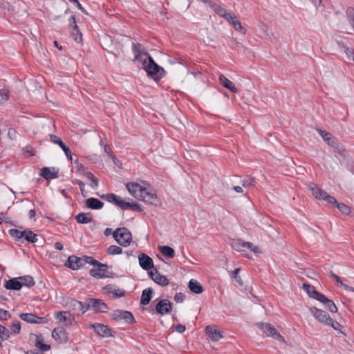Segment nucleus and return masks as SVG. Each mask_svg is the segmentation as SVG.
<instances>
[{"mask_svg": "<svg viewBox=\"0 0 354 354\" xmlns=\"http://www.w3.org/2000/svg\"><path fill=\"white\" fill-rule=\"evenodd\" d=\"M140 62L147 75L155 81H158L163 77V68L157 64L149 53L145 54V59Z\"/></svg>", "mask_w": 354, "mask_h": 354, "instance_id": "f257e3e1", "label": "nucleus"}, {"mask_svg": "<svg viewBox=\"0 0 354 354\" xmlns=\"http://www.w3.org/2000/svg\"><path fill=\"white\" fill-rule=\"evenodd\" d=\"M52 337L57 341L60 342H67L68 340V333L65 328L58 327L54 328L52 332Z\"/></svg>", "mask_w": 354, "mask_h": 354, "instance_id": "2eb2a0df", "label": "nucleus"}, {"mask_svg": "<svg viewBox=\"0 0 354 354\" xmlns=\"http://www.w3.org/2000/svg\"><path fill=\"white\" fill-rule=\"evenodd\" d=\"M218 80L220 84L223 85L225 88L229 89L230 91L233 93H238L239 90L235 86L234 83L230 80H228L224 75H220Z\"/></svg>", "mask_w": 354, "mask_h": 354, "instance_id": "a211bd4d", "label": "nucleus"}, {"mask_svg": "<svg viewBox=\"0 0 354 354\" xmlns=\"http://www.w3.org/2000/svg\"><path fill=\"white\" fill-rule=\"evenodd\" d=\"M324 298H321L319 301L322 303L325 308L330 313H336L337 308L333 300L328 299L325 295H323Z\"/></svg>", "mask_w": 354, "mask_h": 354, "instance_id": "b1692460", "label": "nucleus"}, {"mask_svg": "<svg viewBox=\"0 0 354 354\" xmlns=\"http://www.w3.org/2000/svg\"><path fill=\"white\" fill-rule=\"evenodd\" d=\"M327 326H330L333 327L335 330L341 331L340 328H342V326L339 323L337 322L333 321V319L331 318V322H329Z\"/></svg>", "mask_w": 354, "mask_h": 354, "instance_id": "680f3d73", "label": "nucleus"}, {"mask_svg": "<svg viewBox=\"0 0 354 354\" xmlns=\"http://www.w3.org/2000/svg\"><path fill=\"white\" fill-rule=\"evenodd\" d=\"M232 24L233 25L234 28L236 31H239L240 32H241L243 34L246 33V29L242 26V25L239 21L235 19L234 21H232Z\"/></svg>", "mask_w": 354, "mask_h": 354, "instance_id": "de8ad7c7", "label": "nucleus"}, {"mask_svg": "<svg viewBox=\"0 0 354 354\" xmlns=\"http://www.w3.org/2000/svg\"><path fill=\"white\" fill-rule=\"evenodd\" d=\"M68 21H69V24L68 26L70 27H71V28L73 30H75L77 32V33H79V29H78V27L76 24V18L74 15L71 16L69 19H68Z\"/></svg>", "mask_w": 354, "mask_h": 354, "instance_id": "5fc2aeb1", "label": "nucleus"}, {"mask_svg": "<svg viewBox=\"0 0 354 354\" xmlns=\"http://www.w3.org/2000/svg\"><path fill=\"white\" fill-rule=\"evenodd\" d=\"M36 340L35 342V346L40 349L41 351H47L50 348V345L44 344L43 337L41 334L35 335Z\"/></svg>", "mask_w": 354, "mask_h": 354, "instance_id": "bb28decb", "label": "nucleus"}, {"mask_svg": "<svg viewBox=\"0 0 354 354\" xmlns=\"http://www.w3.org/2000/svg\"><path fill=\"white\" fill-rule=\"evenodd\" d=\"M330 276L335 280V281L342 287H343L344 289H347V288H349V286L346 285V284H344L341 278L337 276V274H335V273H333V272H330Z\"/></svg>", "mask_w": 354, "mask_h": 354, "instance_id": "864d4df0", "label": "nucleus"}, {"mask_svg": "<svg viewBox=\"0 0 354 354\" xmlns=\"http://www.w3.org/2000/svg\"><path fill=\"white\" fill-rule=\"evenodd\" d=\"M209 7L220 17H223L227 10L214 2H209Z\"/></svg>", "mask_w": 354, "mask_h": 354, "instance_id": "473e14b6", "label": "nucleus"}, {"mask_svg": "<svg viewBox=\"0 0 354 354\" xmlns=\"http://www.w3.org/2000/svg\"><path fill=\"white\" fill-rule=\"evenodd\" d=\"M83 260V257H77L75 255H71L68 258L65 266L71 270H76L84 266Z\"/></svg>", "mask_w": 354, "mask_h": 354, "instance_id": "f8f14e48", "label": "nucleus"}, {"mask_svg": "<svg viewBox=\"0 0 354 354\" xmlns=\"http://www.w3.org/2000/svg\"><path fill=\"white\" fill-rule=\"evenodd\" d=\"M302 288L310 298L315 299L317 301H319L321 298H324L323 294L317 292L315 286L312 285L304 283Z\"/></svg>", "mask_w": 354, "mask_h": 354, "instance_id": "dca6fc26", "label": "nucleus"}, {"mask_svg": "<svg viewBox=\"0 0 354 354\" xmlns=\"http://www.w3.org/2000/svg\"><path fill=\"white\" fill-rule=\"evenodd\" d=\"M222 18H223L230 24H232V21L235 20L236 16L233 12L227 10V12L224 15V16Z\"/></svg>", "mask_w": 354, "mask_h": 354, "instance_id": "3c124183", "label": "nucleus"}, {"mask_svg": "<svg viewBox=\"0 0 354 354\" xmlns=\"http://www.w3.org/2000/svg\"><path fill=\"white\" fill-rule=\"evenodd\" d=\"M132 50L135 54L134 60L141 62L145 59V54L148 53L141 50V44L138 43H132Z\"/></svg>", "mask_w": 354, "mask_h": 354, "instance_id": "aec40b11", "label": "nucleus"}, {"mask_svg": "<svg viewBox=\"0 0 354 354\" xmlns=\"http://www.w3.org/2000/svg\"><path fill=\"white\" fill-rule=\"evenodd\" d=\"M126 187L129 193L135 198L140 199L142 196V193L145 192V187L141 186L136 183H128L126 184Z\"/></svg>", "mask_w": 354, "mask_h": 354, "instance_id": "9d476101", "label": "nucleus"}, {"mask_svg": "<svg viewBox=\"0 0 354 354\" xmlns=\"http://www.w3.org/2000/svg\"><path fill=\"white\" fill-rule=\"evenodd\" d=\"M86 206L91 209H100L104 206V203L95 198H89L86 201Z\"/></svg>", "mask_w": 354, "mask_h": 354, "instance_id": "412c9836", "label": "nucleus"}, {"mask_svg": "<svg viewBox=\"0 0 354 354\" xmlns=\"http://www.w3.org/2000/svg\"><path fill=\"white\" fill-rule=\"evenodd\" d=\"M118 207H120L123 210L129 209H131V207H132L131 203L126 202L122 199L120 200V201L118 204Z\"/></svg>", "mask_w": 354, "mask_h": 354, "instance_id": "13d9d810", "label": "nucleus"}, {"mask_svg": "<svg viewBox=\"0 0 354 354\" xmlns=\"http://www.w3.org/2000/svg\"><path fill=\"white\" fill-rule=\"evenodd\" d=\"M138 261L140 267L143 270L148 271V272H150L149 270L151 268L154 269L153 261L147 254L145 253L140 254L138 256Z\"/></svg>", "mask_w": 354, "mask_h": 354, "instance_id": "ddd939ff", "label": "nucleus"}, {"mask_svg": "<svg viewBox=\"0 0 354 354\" xmlns=\"http://www.w3.org/2000/svg\"><path fill=\"white\" fill-rule=\"evenodd\" d=\"M100 198L102 199H105L110 203H114L117 206H118V204L121 200V198L120 196H117L115 194H112V193L103 194V195L100 196Z\"/></svg>", "mask_w": 354, "mask_h": 354, "instance_id": "cd10ccee", "label": "nucleus"}, {"mask_svg": "<svg viewBox=\"0 0 354 354\" xmlns=\"http://www.w3.org/2000/svg\"><path fill=\"white\" fill-rule=\"evenodd\" d=\"M10 336V330L5 326L0 324V339L1 341L8 339Z\"/></svg>", "mask_w": 354, "mask_h": 354, "instance_id": "e433bc0d", "label": "nucleus"}, {"mask_svg": "<svg viewBox=\"0 0 354 354\" xmlns=\"http://www.w3.org/2000/svg\"><path fill=\"white\" fill-rule=\"evenodd\" d=\"M59 169L56 167H43L40 175L46 180H50L59 177Z\"/></svg>", "mask_w": 354, "mask_h": 354, "instance_id": "4468645a", "label": "nucleus"}, {"mask_svg": "<svg viewBox=\"0 0 354 354\" xmlns=\"http://www.w3.org/2000/svg\"><path fill=\"white\" fill-rule=\"evenodd\" d=\"M205 331L208 337L214 342H217L223 337L222 333L214 326H207Z\"/></svg>", "mask_w": 354, "mask_h": 354, "instance_id": "f3484780", "label": "nucleus"}, {"mask_svg": "<svg viewBox=\"0 0 354 354\" xmlns=\"http://www.w3.org/2000/svg\"><path fill=\"white\" fill-rule=\"evenodd\" d=\"M9 92L6 89H0V104L8 100Z\"/></svg>", "mask_w": 354, "mask_h": 354, "instance_id": "603ef678", "label": "nucleus"}, {"mask_svg": "<svg viewBox=\"0 0 354 354\" xmlns=\"http://www.w3.org/2000/svg\"><path fill=\"white\" fill-rule=\"evenodd\" d=\"M346 15L349 24L352 26L354 30V8L349 7L346 9Z\"/></svg>", "mask_w": 354, "mask_h": 354, "instance_id": "ea45409f", "label": "nucleus"}, {"mask_svg": "<svg viewBox=\"0 0 354 354\" xmlns=\"http://www.w3.org/2000/svg\"><path fill=\"white\" fill-rule=\"evenodd\" d=\"M9 234L11 236L15 239V240L19 241L24 237V230L19 231L17 229H11L9 230Z\"/></svg>", "mask_w": 354, "mask_h": 354, "instance_id": "c9c22d12", "label": "nucleus"}, {"mask_svg": "<svg viewBox=\"0 0 354 354\" xmlns=\"http://www.w3.org/2000/svg\"><path fill=\"white\" fill-rule=\"evenodd\" d=\"M123 314L124 315H123L122 319H124L126 323H127V324L136 323V319L131 312L124 310V312L123 313Z\"/></svg>", "mask_w": 354, "mask_h": 354, "instance_id": "a19ab883", "label": "nucleus"}, {"mask_svg": "<svg viewBox=\"0 0 354 354\" xmlns=\"http://www.w3.org/2000/svg\"><path fill=\"white\" fill-rule=\"evenodd\" d=\"M10 317L11 315L8 310L0 308V320H7Z\"/></svg>", "mask_w": 354, "mask_h": 354, "instance_id": "bf43d9fd", "label": "nucleus"}, {"mask_svg": "<svg viewBox=\"0 0 354 354\" xmlns=\"http://www.w3.org/2000/svg\"><path fill=\"white\" fill-rule=\"evenodd\" d=\"M122 252V249L115 245H112L107 248V254L109 255L120 254Z\"/></svg>", "mask_w": 354, "mask_h": 354, "instance_id": "4c0bfd02", "label": "nucleus"}, {"mask_svg": "<svg viewBox=\"0 0 354 354\" xmlns=\"http://www.w3.org/2000/svg\"><path fill=\"white\" fill-rule=\"evenodd\" d=\"M159 250L164 256L167 257L169 258H174L175 256L174 250L167 245L160 246L159 247Z\"/></svg>", "mask_w": 354, "mask_h": 354, "instance_id": "7c9ffc66", "label": "nucleus"}, {"mask_svg": "<svg viewBox=\"0 0 354 354\" xmlns=\"http://www.w3.org/2000/svg\"><path fill=\"white\" fill-rule=\"evenodd\" d=\"M324 140L331 147H336L337 144L338 143L337 139L330 133V136L326 137Z\"/></svg>", "mask_w": 354, "mask_h": 354, "instance_id": "c03bdc74", "label": "nucleus"}, {"mask_svg": "<svg viewBox=\"0 0 354 354\" xmlns=\"http://www.w3.org/2000/svg\"><path fill=\"white\" fill-rule=\"evenodd\" d=\"M172 310V304L168 299H164L160 300L156 306L157 313L164 315L170 313Z\"/></svg>", "mask_w": 354, "mask_h": 354, "instance_id": "1a4fd4ad", "label": "nucleus"}, {"mask_svg": "<svg viewBox=\"0 0 354 354\" xmlns=\"http://www.w3.org/2000/svg\"><path fill=\"white\" fill-rule=\"evenodd\" d=\"M153 292L151 288H147L143 290L141 295L140 304L144 306L149 304L151 299Z\"/></svg>", "mask_w": 354, "mask_h": 354, "instance_id": "5701e85b", "label": "nucleus"}, {"mask_svg": "<svg viewBox=\"0 0 354 354\" xmlns=\"http://www.w3.org/2000/svg\"><path fill=\"white\" fill-rule=\"evenodd\" d=\"M48 322V319L45 317H39L35 315L34 324H44Z\"/></svg>", "mask_w": 354, "mask_h": 354, "instance_id": "0e129e2a", "label": "nucleus"}, {"mask_svg": "<svg viewBox=\"0 0 354 354\" xmlns=\"http://www.w3.org/2000/svg\"><path fill=\"white\" fill-rule=\"evenodd\" d=\"M140 200L151 205H156L158 202L156 194L148 192L146 188L145 189V192L142 193V196H140Z\"/></svg>", "mask_w": 354, "mask_h": 354, "instance_id": "6ab92c4d", "label": "nucleus"}, {"mask_svg": "<svg viewBox=\"0 0 354 354\" xmlns=\"http://www.w3.org/2000/svg\"><path fill=\"white\" fill-rule=\"evenodd\" d=\"M345 53L347 56L352 60L354 59V50L353 49L345 47Z\"/></svg>", "mask_w": 354, "mask_h": 354, "instance_id": "774afa93", "label": "nucleus"}, {"mask_svg": "<svg viewBox=\"0 0 354 354\" xmlns=\"http://www.w3.org/2000/svg\"><path fill=\"white\" fill-rule=\"evenodd\" d=\"M72 35L73 37L74 40L76 41L77 42L82 41V34L80 31H79V33H77V31L73 30Z\"/></svg>", "mask_w": 354, "mask_h": 354, "instance_id": "338daca9", "label": "nucleus"}, {"mask_svg": "<svg viewBox=\"0 0 354 354\" xmlns=\"http://www.w3.org/2000/svg\"><path fill=\"white\" fill-rule=\"evenodd\" d=\"M19 279H20L22 286L30 288L32 287L35 283L33 277L29 275L20 277Z\"/></svg>", "mask_w": 354, "mask_h": 354, "instance_id": "c756f323", "label": "nucleus"}, {"mask_svg": "<svg viewBox=\"0 0 354 354\" xmlns=\"http://www.w3.org/2000/svg\"><path fill=\"white\" fill-rule=\"evenodd\" d=\"M310 191L312 192V194L317 199H322L324 200V198L325 195L326 194V192L321 189L320 188L317 187V186H314L310 188Z\"/></svg>", "mask_w": 354, "mask_h": 354, "instance_id": "72a5a7b5", "label": "nucleus"}, {"mask_svg": "<svg viewBox=\"0 0 354 354\" xmlns=\"http://www.w3.org/2000/svg\"><path fill=\"white\" fill-rule=\"evenodd\" d=\"M11 330L14 334H19L21 331V324L19 321L15 320L12 322V326L10 327Z\"/></svg>", "mask_w": 354, "mask_h": 354, "instance_id": "49530a36", "label": "nucleus"}, {"mask_svg": "<svg viewBox=\"0 0 354 354\" xmlns=\"http://www.w3.org/2000/svg\"><path fill=\"white\" fill-rule=\"evenodd\" d=\"M185 295L181 292H178L174 296V300L176 302H183L185 299Z\"/></svg>", "mask_w": 354, "mask_h": 354, "instance_id": "69168bd1", "label": "nucleus"}, {"mask_svg": "<svg viewBox=\"0 0 354 354\" xmlns=\"http://www.w3.org/2000/svg\"><path fill=\"white\" fill-rule=\"evenodd\" d=\"M19 317L27 323L34 324L35 315L32 313H21Z\"/></svg>", "mask_w": 354, "mask_h": 354, "instance_id": "58836bf2", "label": "nucleus"}, {"mask_svg": "<svg viewBox=\"0 0 354 354\" xmlns=\"http://www.w3.org/2000/svg\"><path fill=\"white\" fill-rule=\"evenodd\" d=\"M86 310H93L95 313H106L108 310L107 305L101 299L95 298H88L86 300Z\"/></svg>", "mask_w": 354, "mask_h": 354, "instance_id": "7ed1b4c3", "label": "nucleus"}, {"mask_svg": "<svg viewBox=\"0 0 354 354\" xmlns=\"http://www.w3.org/2000/svg\"><path fill=\"white\" fill-rule=\"evenodd\" d=\"M124 310H116L111 314V317L113 320L119 321L123 318V313Z\"/></svg>", "mask_w": 354, "mask_h": 354, "instance_id": "09e8293b", "label": "nucleus"}, {"mask_svg": "<svg viewBox=\"0 0 354 354\" xmlns=\"http://www.w3.org/2000/svg\"><path fill=\"white\" fill-rule=\"evenodd\" d=\"M240 271V268H236L232 272V277L235 279L236 281L241 286L243 285V281L239 275V272Z\"/></svg>", "mask_w": 354, "mask_h": 354, "instance_id": "6e6d98bb", "label": "nucleus"}, {"mask_svg": "<svg viewBox=\"0 0 354 354\" xmlns=\"http://www.w3.org/2000/svg\"><path fill=\"white\" fill-rule=\"evenodd\" d=\"M5 288L8 290H19L22 288L20 279L13 278L6 281Z\"/></svg>", "mask_w": 354, "mask_h": 354, "instance_id": "4be33fe9", "label": "nucleus"}, {"mask_svg": "<svg viewBox=\"0 0 354 354\" xmlns=\"http://www.w3.org/2000/svg\"><path fill=\"white\" fill-rule=\"evenodd\" d=\"M337 207L342 214H344L346 215H348L351 212V208L344 203H338L337 204Z\"/></svg>", "mask_w": 354, "mask_h": 354, "instance_id": "37998d69", "label": "nucleus"}, {"mask_svg": "<svg viewBox=\"0 0 354 354\" xmlns=\"http://www.w3.org/2000/svg\"><path fill=\"white\" fill-rule=\"evenodd\" d=\"M83 259H84V260H83L84 265L85 263H88L90 265L97 266V267L109 268V266L107 264L102 263L100 261H98L95 260V259H93L92 257L83 256Z\"/></svg>", "mask_w": 354, "mask_h": 354, "instance_id": "c85d7f7f", "label": "nucleus"}, {"mask_svg": "<svg viewBox=\"0 0 354 354\" xmlns=\"http://www.w3.org/2000/svg\"><path fill=\"white\" fill-rule=\"evenodd\" d=\"M110 158L113 160L114 165L118 167V168L121 169L122 168V162H120V160H119L116 156L114 155V154H111V157Z\"/></svg>", "mask_w": 354, "mask_h": 354, "instance_id": "e2e57ef3", "label": "nucleus"}, {"mask_svg": "<svg viewBox=\"0 0 354 354\" xmlns=\"http://www.w3.org/2000/svg\"><path fill=\"white\" fill-rule=\"evenodd\" d=\"M242 186L243 187H254L256 184V179L250 176H247L242 181Z\"/></svg>", "mask_w": 354, "mask_h": 354, "instance_id": "f704fd0d", "label": "nucleus"}, {"mask_svg": "<svg viewBox=\"0 0 354 354\" xmlns=\"http://www.w3.org/2000/svg\"><path fill=\"white\" fill-rule=\"evenodd\" d=\"M188 287L191 292L195 294L202 293L204 290L202 285L195 279H191L189 281Z\"/></svg>", "mask_w": 354, "mask_h": 354, "instance_id": "a878e982", "label": "nucleus"}, {"mask_svg": "<svg viewBox=\"0 0 354 354\" xmlns=\"http://www.w3.org/2000/svg\"><path fill=\"white\" fill-rule=\"evenodd\" d=\"M90 326L93 328L95 332L100 337H109L114 336L113 334H112V330L106 325L95 323L90 324Z\"/></svg>", "mask_w": 354, "mask_h": 354, "instance_id": "6e6552de", "label": "nucleus"}, {"mask_svg": "<svg viewBox=\"0 0 354 354\" xmlns=\"http://www.w3.org/2000/svg\"><path fill=\"white\" fill-rule=\"evenodd\" d=\"M309 311L316 319H317L319 322L324 324L325 325H328V322H331V317L330 315L326 311L322 309H319L315 307H311L310 308Z\"/></svg>", "mask_w": 354, "mask_h": 354, "instance_id": "39448f33", "label": "nucleus"}, {"mask_svg": "<svg viewBox=\"0 0 354 354\" xmlns=\"http://www.w3.org/2000/svg\"><path fill=\"white\" fill-rule=\"evenodd\" d=\"M89 274L91 277L98 279L102 278H112L113 273L108 270V268L98 267L97 268H91L89 270Z\"/></svg>", "mask_w": 354, "mask_h": 354, "instance_id": "0eeeda50", "label": "nucleus"}, {"mask_svg": "<svg viewBox=\"0 0 354 354\" xmlns=\"http://www.w3.org/2000/svg\"><path fill=\"white\" fill-rule=\"evenodd\" d=\"M112 234L114 239L121 246H128L132 241L131 233L126 227L117 228Z\"/></svg>", "mask_w": 354, "mask_h": 354, "instance_id": "f03ea898", "label": "nucleus"}, {"mask_svg": "<svg viewBox=\"0 0 354 354\" xmlns=\"http://www.w3.org/2000/svg\"><path fill=\"white\" fill-rule=\"evenodd\" d=\"M76 221L80 224H86L91 222H95L91 213H79L75 217Z\"/></svg>", "mask_w": 354, "mask_h": 354, "instance_id": "393cba45", "label": "nucleus"}, {"mask_svg": "<svg viewBox=\"0 0 354 354\" xmlns=\"http://www.w3.org/2000/svg\"><path fill=\"white\" fill-rule=\"evenodd\" d=\"M66 305L74 315H80L86 312V302L84 304L75 299H69L67 301Z\"/></svg>", "mask_w": 354, "mask_h": 354, "instance_id": "20e7f679", "label": "nucleus"}, {"mask_svg": "<svg viewBox=\"0 0 354 354\" xmlns=\"http://www.w3.org/2000/svg\"><path fill=\"white\" fill-rule=\"evenodd\" d=\"M75 164L76 165H75L76 171L78 174H80V175L84 176V173H86L84 166L82 164L78 162V160L75 161Z\"/></svg>", "mask_w": 354, "mask_h": 354, "instance_id": "4d7b16f0", "label": "nucleus"}, {"mask_svg": "<svg viewBox=\"0 0 354 354\" xmlns=\"http://www.w3.org/2000/svg\"><path fill=\"white\" fill-rule=\"evenodd\" d=\"M244 241L241 239L233 240L231 243L232 248L237 251H241L244 248V245L242 244Z\"/></svg>", "mask_w": 354, "mask_h": 354, "instance_id": "a18cd8bd", "label": "nucleus"}, {"mask_svg": "<svg viewBox=\"0 0 354 354\" xmlns=\"http://www.w3.org/2000/svg\"><path fill=\"white\" fill-rule=\"evenodd\" d=\"M324 201H326L327 203L332 204V205H336L338 203L337 201L334 198L333 196H330L328 193L325 195L324 198Z\"/></svg>", "mask_w": 354, "mask_h": 354, "instance_id": "052dcab7", "label": "nucleus"}, {"mask_svg": "<svg viewBox=\"0 0 354 354\" xmlns=\"http://www.w3.org/2000/svg\"><path fill=\"white\" fill-rule=\"evenodd\" d=\"M259 326L268 336L272 337L276 339H279L283 342H285V339L276 330V328L268 323H261L259 324Z\"/></svg>", "mask_w": 354, "mask_h": 354, "instance_id": "423d86ee", "label": "nucleus"}, {"mask_svg": "<svg viewBox=\"0 0 354 354\" xmlns=\"http://www.w3.org/2000/svg\"><path fill=\"white\" fill-rule=\"evenodd\" d=\"M150 278L157 284L161 286H166L169 283V279L164 275L160 274L156 268L148 272Z\"/></svg>", "mask_w": 354, "mask_h": 354, "instance_id": "9b49d317", "label": "nucleus"}, {"mask_svg": "<svg viewBox=\"0 0 354 354\" xmlns=\"http://www.w3.org/2000/svg\"><path fill=\"white\" fill-rule=\"evenodd\" d=\"M333 148H335L334 153L335 156L338 155L343 158L346 156L347 151L342 146H340L338 143L337 144L336 147H333Z\"/></svg>", "mask_w": 354, "mask_h": 354, "instance_id": "79ce46f5", "label": "nucleus"}, {"mask_svg": "<svg viewBox=\"0 0 354 354\" xmlns=\"http://www.w3.org/2000/svg\"><path fill=\"white\" fill-rule=\"evenodd\" d=\"M68 314L66 311H59L56 313L55 318L61 322H66L68 320V317L66 315Z\"/></svg>", "mask_w": 354, "mask_h": 354, "instance_id": "8fccbe9b", "label": "nucleus"}, {"mask_svg": "<svg viewBox=\"0 0 354 354\" xmlns=\"http://www.w3.org/2000/svg\"><path fill=\"white\" fill-rule=\"evenodd\" d=\"M24 239L30 243H35L37 241V235L30 230H24Z\"/></svg>", "mask_w": 354, "mask_h": 354, "instance_id": "2f4dec72", "label": "nucleus"}]
</instances>
